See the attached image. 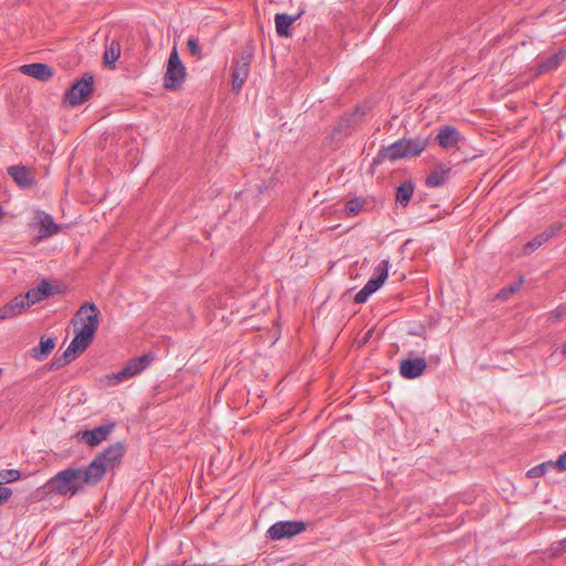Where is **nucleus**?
<instances>
[{"label": "nucleus", "instance_id": "nucleus-36", "mask_svg": "<svg viewBox=\"0 0 566 566\" xmlns=\"http://www.w3.org/2000/svg\"><path fill=\"white\" fill-rule=\"evenodd\" d=\"M565 314H566V306L560 305V306H558L557 308H555V310L551 313V316H552L555 321H557V319H559L560 317H563Z\"/></svg>", "mask_w": 566, "mask_h": 566}, {"label": "nucleus", "instance_id": "nucleus-19", "mask_svg": "<svg viewBox=\"0 0 566 566\" xmlns=\"http://www.w3.org/2000/svg\"><path fill=\"white\" fill-rule=\"evenodd\" d=\"M8 175L22 188L34 184V178L25 166H11L8 168Z\"/></svg>", "mask_w": 566, "mask_h": 566}, {"label": "nucleus", "instance_id": "nucleus-23", "mask_svg": "<svg viewBox=\"0 0 566 566\" xmlns=\"http://www.w3.org/2000/svg\"><path fill=\"white\" fill-rule=\"evenodd\" d=\"M365 115V108L361 106H357L355 111L350 114L344 115L339 123L337 130L339 133L345 132L346 129L354 128L358 125L360 118Z\"/></svg>", "mask_w": 566, "mask_h": 566}, {"label": "nucleus", "instance_id": "nucleus-33", "mask_svg": "<svg viewBox=\"0 0 566 566\" xmlns=\"http://www.w3.org/2000/svg\"><path fill=\"white\" fill-rule=\"evenodd\" d=\"M551 551L553 556H557L566 552V538L562 542L553 544Z\"/></svg>", "mask_w": 566, "mask_h": 566}, {"label": "nucleus", "instance_id": "nucleus-22", "mask_svg": "<svg viewBox=\"0 0 566 566\" xmlns=\"http://www.w3.org/2000/svg\"><path fill=\"white\" fill-rule=\"evenodd\" d=\"M298 17L300 14L290 15L286 13H276L274 17L276 33L280 36H290L292 34L291 27Z\"/></svg>", "mask_w": 566, "mask_h": 566}, {"label": "nucleus", "instance_id": "nucleus-5", "mask_svg": "<svg viewBox=\"0 0 566 566\" xmlns=\"http://www.w3.org/2000/svg\"><path fill=\"white\" fill-rule=\"evenodd\" d=\"M98 313L99 311L95 304L84 303L76 312L72 322L76 324V321L78 319L81 322V328L78 332L94 337L99 324Z\"/></svg>", "mask_w": 566, "mask_h": 566}, {"label": "nucleus", "instance_id": "nucleus-31", "mask_svg": "<svg viewBox=\"0 0 566 566\" xmlns=\"http://www.w3.org/2000/svg\"><path fill=\"white\" fill-rule=\"evenodd\" d=\"M21 476L20 471L14 469L3 470L0 472V479L3 480L6 483H11L17 480H19Z\"/></svg>", "mask_w": 566, "mask_h": 566}, {"label": "nucleus", "instance_id": "nucleus-10", "mask_svg": "<svg viewBox=\"0 0 566 566\" xmlns=\"http://www.w3.org/2000/svg\"><path fill=\"white\" fill-rule=\"evenodd\" d=\"M150 360L151 358L148 355L133 358L119 371L114 374V378L117 382L127 380L143 371L149 365Z\"/></svg>", "mask_w": 566, "mask_h": 566}, {"label": "nucleus", "instance_id": "nucleus-11", "mask_svg": "<svg viewBox=\"0 0 566 566\" xmlns=\"http://www.w3.org/2000/svg\"><path fill=\"white\" fill-rule=\"evenodd\" d=\"M114 428V422L104 423L92 430L83 431L81 439L90 447H96L103 441L107 440L108 436L113 432Z\"/></svg>", "mask_w": 566, "mask_h": 566}, {"label": "nucleus", "instance_id": "nucleus-17", "mask_svg": "<svg viewBox=\"0 0 566 566\" xmlns=\"http://www.w3.org/2000/svg\"><path fill=\"white\" fill-rule=\"evenodd\" d=\"M562 229V223L555 222L551 224L547 229H545L543 232L537 234L533 240L528 241L524 247L525 253H531L538 249L542 244L547 242L551 238H553L556 233L559 232Z\"/></svg>", "mask_w": 566, "mask_h": 566}, {"label": "nucleus", "instance_id": "nucleus-16", "mask_svg": "<svg viewBox=\"0 0 566 566\" xmlns=\"http://www.w3.org/2000/svg\"><path fill=\"white\" fill-rule=\"evenodd\" d=\"M20 71L41 82H46L53 76V70L44 63H31L24 64L20 67Z\"/></svg>", "mask_w": 566, "mask_h": 566}, {"label": "nucleus", "instance_id": "nucleus-30", "mask_svg": "<svg viewBox=\"0 0 566 566\" xmlns=\"http://www.w3.org/2000/svg\"><path fill=\"white\" fill-rule=\"evenodd\" d=\"M521 285H522V280H520L518 282H515V283L509 285L507 287L502 289L497 293L496 297L500 298V300H506L511 295L516 293L521 289Z\"/></svg>", "mask_w": 566, "mask_h": 566}, {"label": "nucleus", "instance_id": "nucleus-27", "mask_svg": "<svg viewBox=\"0 0 566 566\" xmlns=\"http://www.w3.org/2000/svg\"><path fill=\"white\" fill-rule=\"evenodd\" d=\"M75 358H76V355L73 352H70V348L67 347L62 355L55 356L53 358V360L50 364V369L57 370V369L69 365Z\"/></svg>", "mask_w": 566, "mask_h": 566}, {"label": "nucleus", "instance_id": "nucleus-8", "mask_svg": "<svg viewBox=\"0 0 566 566\" xmlns=\"http://www.w3.org/2000/svg\"><path fill=\"white\" fill-rule=\"evenodd\" d=\"M306 530V524L301 521H280L274 523L266 532L268 538L280 541L297 535Z\"/></svg>", "mask_w": 566, "mask_h": 566}, {"label": "nucleus", "instance_id": "nucleus-28", "mask_svg": "<svg viewBox=\"0 0 566 566\" xmlns=\"http://www.w3.org/2000/svg\"><path fill=\"white\" fill-rule=\"evenodd\" d=\"M549 469H555L553 461L543 462L538 465L533 467L527 471L528 478H539L546 474Z\"/></svg>", "mask_w": 566, "mask_h": 566}, {"label": "nucleus", "instance_id": "nucleus-13", "mask_svg": "<svg viewBox=\"0 0 566 566\" xmlns=\"http://www.w3.org/2000/svg\"><path fill=\"white\" fill-rule=\"evenodd\" d=\"M463 139L459 130L450 125H443L439 128L436 140L441 148L448 149L458 146Z\"/></svg>", "mask_w": 566, "mask_h": 566}, {"label": "nucleus", "instance_id": "nucleus-34", "mask_svg": "<svg viewBox=\"0 0 566 566\" xmlns=\"http://www.w3.org/2000/svg\"><path fill=\"white\" fill-rule=\"evenodd\" d=\"M11 495V489L3 486V483L0 481V504L6 502Z\"/></svg>", "mask_w": 566, "mask_h": 566}, {"label": "nucleus", "instance_id": "nucleus-4", "mask_svg": "<svg viewBox=\"0 0 566 566\" xmlns=\"http://www.w3.org/2000/svg\"><path fill=\"white\" fill-rule=\"evenodd\" d=\"M186 77V67L184 66L181 60L179 59L177 49L174 48L171 51L167 69L164 75V86L168 90L178 88L185 81Z\"/></svg>", "mask_w": 566, "mask_h": 566}, {"label": "nucleus", "instance_id": "nucleus-2", "mask_svg": "<svg viewBox=\"0 0 566 566\" xmlns=\"http://www.w3.org/2000/svg\"><path fill=\"white\" fill-rule=\"evenodd\" d=\"M429 146V138L416 136L411 138H400L395 143L381 147L377 156L373 159V165L378 166L384 160L397 161L399 159H409L419 157Z\"/></svg>", "mask_w": 566, "mask_h": 566}, {"label": "nucleus", "instance_id": "nucleus-12", "mask_svg": "<svg viewBox=\"0 0 566 566\" xmlns=\"http://www.w3.org/2000/svg\"><path fill=\"white\" fill-rule=\"evenodd\" d=\"M427 368L424 358H407L402 359L399 365V373L406 379H415L421 376Z\"/></svg>", "mask_w": 566, "mask_h": 566}, {"label": "nucleus", "instance_id": "nucleus-35", "mask_svg": "<svg viewBox=\"0 0 566 566\" xmlns=\"http://www.w3.org/2000/svg\"><path fill=\"white\" fill-rule=\"evenodd\" d=\"M555 468L559 471L566 470V452L560 454L556 462H554Z\"/></svg>", "mask_w": 566, "mask_h": 566}, {"label": "nucleus", "instance_id": "nucleus-26", "mask_svg": "<svg viewBox=\"0 0 566 566\" xmlns=\"http://www.w3.org/2000/svg\"><path fill=\"white\" fill-rule=\"evenodd\" d=\"M415 186L411 180L402 182L396 192V200L401 206H407L413 195Z\"/></svg>", "mask_w": 566, "mask_h": 566}, {"label": "nucleus", "instance_id": "nucleus-18", "mask_svg": "<svg viewBox=\"0 0 566 566\" xmlns=\"http://www.w3.org/2000/svg\"><path fill=\"white\" fill-rule=\"evenodd\" d=\"M451 168L446 164H439L426 178V185L430 188L443 186L450 178Z\"/></svg>", "mask_w": 566, "mask_h": 566}, {"label": "nucleus", "instance_id": "nucleus-38", "mask_svg": "<svg viewBox=\"0 0 566 566\" xmlns=\"http://www.w3.org/2000/svg\"><path fill=\"white\" fill-rule=\"evenodd\" d=\"M3 216H4V211H3L2 207L0 206V220L2 219Z\"/></svg>", "mask_w": 566, "mask_h": 566}, {"label": "nucleus", "instance_id": "nucleus-29", "mask_svg": "<svg viewBox=\"0 0 566 566\" xmlns=\"http://www.w3.org/2000/svg\"><path fill=\"white\" fill-rule=\"evenodd\" d=\"M364 207L363 200L359 198L352 199L345 205V213L348 217L356 216Z\"/></svg>", "mask_w": 566, "mask_h": 566}, {"label": "nucleus", "instance_id": "nucleus-20", "mask_svg": "<svg viewBox=\"0 0 566 566\" xmlns=\"http://www.w3.org/2000/svg\"><path fill=\"white\" fill-rule=\"evenodd\" d=\"M39 237L49 238L56 234L60 231V226L56 224L53 218L45 212H40L39 216Z\"/></svg>", "mask_w": 566, "mask_h": 566}, {"label": "nucleus", "instance_id": "nucleus-1", "mask_svg": "<svg viewBox=\"0 0 566 566\" xmlns=\"http://www.w3.org/2000/svg\"><path fill=\"white\" fill-rule=\"evenodd\" d=\"M124 453V443L116 442L98 453L86 468L70 467L57 472L45 484L48 493L64 497L82 493L86 485H96L106 472L119 465Z\"/></svg>", "mask_w": 566, "mask_h": 566}, {"label": "nucleus", "instance_id": "nucleus-25", "mask_svg": "<svg viewBox=\"0 0 566 566\" xmlns=\"http://www.w3.org/2000/svg\"><path fill=\"white\" fill-rule=\"evenodd\" d=\"M55 342L51 337H41L39 346L32 349V357L36 360H43L53 350Z\"/></svg>", "mask_w": 566, "mask_h": 566}, {"label": "nucleus", "instance_id": "nucleus-7", "mask_svg": "<svg viewBox=\"0 0 566 566\" xmlns=\"http://www.w3.org/2000/svg\"><path fill=\"white\" fill-rule=\"evenodd\" d=\"M64 287L60 284L53 285L50 280L43 279L40 281V283L33 287L30 289L24 295L25 297V304L29 306H32L36 303H40L46 298H49L51 295L54 294H61L63 293Z\"/></svg>", "mask_w": 566, "mask_h": 566}, {"label": "nucleus", "instance_id": "nucleus-32", "mask_svg": "<svg viewBox=\"0 0 566 566\" xmlns=\"http://www.w3.org/2000/svg\"><path fill=\"white\" fill-rule=\"evenodd\" d=\"M187 48L192 56H200L201 49L197 38H189L187 41Z\"/></svg>", "mask_w": 566, "mask_h": 566}, {"label": "nucleus", "instance_id": "nucleus-39", "mask_svg": "<svg viewBox=\"0 0 566 566\" xmlns=\"http://www.w3.org/2000/svg\"><path fill=\"white\" fill-rule=\"evenodd\" d=\"M562 353H563L564 355H566V343H565V344L563 345V347H562Z\"/></svg>", "mask_w": 566, "mask_h": 566}, {"label": "nucleus", "instance_id": "nucleus-21", "mask_svg": "<svg viewBox=\"0 0 566 566\" xmlns=\"http://www.w3.org/2000/svg\"><path fill=\"white\" fill-rule=\"evenodd\" d=\"M120 56V44L117 40H106L104 51V65L111 70L115 69V62Z\"/></svg>", "mask_w": 566, "mask_h": 566}, {"label": "nucleus", "instance_id": "nucleus-3", "mask_svg": "<svg viewBox=\"0 0 566 566\" xmlns=\"http://www.w3.org/2000/svg\"><path fill=\"white\" fill-rule=\"evenodd\" d=\"M94 86V76L85 73L80 80L72 83L70 90L65 93L64 99L71 106L83 104L92 94Z\"/></svg>", "mask_w": 566, "mask_h": 566}, {"label": "nucleus", "instance_id": "nucleus-37", "mask_svg": "<svg viewBox=\"0 0 566 566\" xmlns=\"http://www.w3.org/2000/svg\"><path fill=\"white\" fill-rule=\"evenodd\" d=\"M193 566H213V564H193Z\"/></svg>", "mask_w": 566, "mask_h": 566}, {"label": "nucleus", "instance_id": "nucleus-9", "mask_svg": "<svg viewBox=\"0 0 566 566\" xmlns=\"http://www.w3.org/2000/svg\"><path fill=\"white\" fill-rule=\"evenodd\" d=\"M251 59V54H243L234 62L231 76L232 91L235 93L240 92L249 76Z\"/></svg>", "mask_w": 566, "mask_h": 566}, {"label": "nucleus", "instance_id": "nucleus-6", "mask_svg": "<svg viewBox=\"0 0 566 566\" xmlns=\"http://www.w3.org/2000/svg\"><path fill=\"white\" fill-rule=\"evenodd\" d=\"M388 266L389 262L385 260L381 262V265H378L376 268L375 276L369 279L368 282L364 285V287L356 293L354 297V301L356 303H365L371 294H374L381 287V285L388 277Z\"/></svg>", "mask_w": 566, "mask_h": 566}, {"label": "nucleus", "instance_id": "nucleus-24", "mask_svg": "<svg viewBox=\"0 0 566 566\" xmlns=\"http://www.w3.org/2000/svg\"><path fill=\"white\" fill-rule=\"evenodd\" d=\"M93 338L94 337L86 335L85 333L77 332L67 347L70 348V352H73L77 356L86 350Z\"/></svg>", "mask_w": 566, "mask_h": 566}, {"label": "nucleus", "instance_id": "nucleus-15", "mask_svg": "<svg viewBox=\"0 0 566 566\" xmlns=\"http://www.w3.org/2000/svg\"><path fill=\"white\" fill-rule=\"evenodd\" d=\"M25 302L23 294L13 297L10 302L0 307V319H10L21 314L25 308L30 307Z\"/></svg>", "mask_w": 566, "mask_h": 566}, {"label": "nucleus", "instance_id": "nucleus-14", "mask_svg": "<svg viewBox=\"0 0 566 566\" xmlns=\"http://www.w3.org/2000/svg\"><path fill=\"white\" fill-rule=\"evenodd\" d=\"M566 59V49H560L558 52L547 56L541 57L537 61L536 74L542 75L557 70L563 61Z\"/></svg>", "mask_w": 566, "mask_h": 566}]
</instances>
